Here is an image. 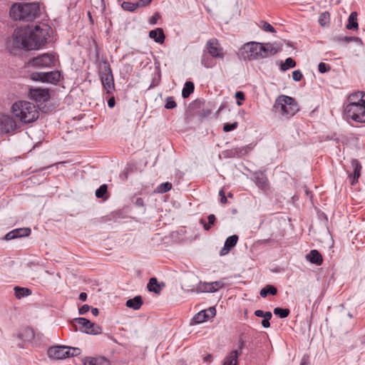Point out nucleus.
<instances>
[{"label": "nucleus", "mask_w": 365, "mask_h": 365, "mask_svg": "<svg viewBox=\"0 0 365 365\" xmlns=\"http://www.w3.org/2000/svg\"><path fill=\"white\" fill-rule=\"evenodd\" d=\"M52 31L51 27L45 24L16 29L12 36L6 39V47L13 54H16L19 49H38L48 42Z\"/></svg>", "instance_id": "obj_1"}, {"label": "nucleus", "mask_w": 365, "mask_h": 365, "mask_svg": "<svg viewBox=\"0 0 365 365\" xmlns=\"http://www.w3.org/2000/svg\"><path fill=\"white\" fill-rule=\"evenodd\" d=\"M344 115L348 119L364 123H365V93L355 92L347 98V104L344 106Z\"/></svg>", "instance_id": "obj_2"}, {"label": "nucleus", "mask_w": 365, "mask_h": 365, "mask_svg": "<svg viewBox=\"0 0 365 365\" xmlns=\"http://www.w3.org/2000/svg\"><path fill=\"white\" fill-rule=\"evenodd\" d=\"M11 111L16 118L24 124L36 121L39 116L38 108L27 101H16L11 106Z\"/></svg>", "instance_id": "obj_3"}, {"label": "nucleus", "mask_w": 365, "mask_h": 365, "mask_svg": "<svg viewBox=\"0 0 365 365\" xmlns=\"http://www.w3.org/2000/svg\"><path fill=\"white\" fill-rule=\"evenodd\" d=\"M41 6L38 3H16L10 9L9 14L15 21H32L38 17Z\"/></svg>", "instance_id": "obj_4"}, {"label": "nucleus", "mask_w": 365, "mask_h": 365, "mask_svg": "<svg viewBox=\"0 0 365 365\" xmlns=\"http://www.w3.org/2000/svg\"><path fill=\"white\" fill-rule=\"evenodd\" d=\"M274 108L281 114L287 117L293 116L299 110L295 100L292 97L284 95L279 96L276 99Z\"/></svg>", "instance_id": "obj_5"}, {"label": "nucleus", "mask_w": 365, "mask_h": 365, "mask_svg": "<svg viewBox=\"0 0 365 365\" xmlns=\"http://www.w3.org/2000/svg\"><path fill=\"white\" fill-rule=\"evenodd\" d=\"M81 353V349L77 347L55 346L50 347L47 354L50 359L60 360L69 357L77 356L80 355Z\"/></svg>", "instance_id": "obj_6"}, {"label": "nucleus", "mask_w": 365, "mask_h": 365, "mask_svg": "<svg viewBox=\"0 0 365 365\" xmlns=\"http://www.w3.org/2000/svg\"><path fill=\"white\" fill-rule=\"evenodd\" d=\"M262 43L251 41L246 43L241 48L242 56L245 60L261 59Z\"/></svg>", "instance_id": "obj_7"}, {"label": "nucleus", "mask_w": 365, "mask_h": 365, "mask_svg": "<svg viewBox=\"0 0 365 365\" xmlns=\"http://www.w3.org/2000/svg\"><path fill=\"white\" fill-rule=\"evenodd\" d=\"M101 79L103 86L108 93H111L115 88L114 80L109 63L104 61L101 65Z\"/></svg>", "instance_id": "obj_8"}, {"label": "nucleus", "mask_w": 365, "mask_h": 365, "mask_svg": "<svg viewBox=\"0 0 365 365\" xmlns=\"http://www.w3.org/2000/svg\"><path fill=\"white\" fill-rule=\"evenodd\" d=\"M61 73L58 71L49 72H34L31 74V79L36 81L56 84L60 81Z\"/></svg>", "instance_id": "obj_9"}, {"label": "nucleus", "mask_w": 365, "mask_h": 365, "mask_svg": "<svg viewBox=\"0 0 365 365\" xmlns=\"http://www.w3.org/2000/svg\"><path fill=\"white\" fill-rule=\"evenodd\" d=\"M73 321L80 324L81 326L80 330L87 334L97 335L102 333V328L98 324L86 318H75Z\"/></svg>", "instance_id": "obj_10"}, {"label": "nucleus", "mask_w": 365, "mask_h": 365, "mask_svg": "<svg viewBox=\"0 0 365 365\" xmlns=\"http://www.w3.org/2000/svg\"><path fill=\"white\" fill-rule=\"evenodd\" d=\"M56 60V57L53 54L43 53L36 58H34L31 61V64L33 66L38 68L51 67L54 66Z\"/></svg>", "instance_id": "obj_11"}, {"label": "nucleus", "mask_w": 365, "mask_h": 365, "mask_svg": "<svg viewBox=\"0 0 365 365\" xmlns=\"http://www.w3.org/2000/svg\"><path fill=\"white\" fill-rule=\"evenodd\" d=\"M30 99L38 103L43 104L50 98L49 89L48 88H30L29 91Z\"/></svg>", "instance_id": "obj_12"}, {"label": "nucleus", "mask_w": 365, "mask_h": 365, "mask_svg": "<svg viewBox=\"0 0 365 365\" xmlns=\"http://www.w3.org/2000/svg\"><path fill=\"white\" fill-rule=\"evenodd\" d=\"M19 128L16 120L10 115H3L0 117V128L2 132L9 133Z\"/></svg>", "instance_id": "obj_13"}, {"label": "nucleus", "mask_w": 365, "mask_h": 365, "mask_svg": "<svg viewBox=\"0 0 365 365\" xmlns=\"http://www.w3.org/2000/svg\"><path fill=\"white\" fill-rule=\"evenodd\" d=\"M206 49L208 53L212 58H224V52L222 47L220 45L219 41L216 38H211L206 43Z\"/></svg>", "instance_id": "obj_14"}, {"label": "nucleus", "mask_w": 365, "mask_h": 365, "mask_svg": "<svg viewBox=\"0 0 365 365\" xmlns=\"http://www.w3.org/2000/svg\"><path fill=\"white\" fill-rule=\"evenodd\" d=\"M225 283L222 280L212 282H203L200 283L199 290L203 292H215L220 289L222 288Z\"/></svg>", "instance_id": "obj_15"}, {"label": "nucleus", "mask_w": 365, "mask_h": 365, "mask_svg": "<svg viewBox=\"0 0 365 365\" xmlns=\"http://www.w3.org/2000/svg\"><path fill=\"white\" fill-rule=\"evenodd\" d=\"M351 165L353 168V173H347L349 174V178L351 184L354 185L358 182V180L361 175L362 167L361 163L356 159H353L351 162Z\"/></svg>", "instance_id": "obj_16"}, {"label": "nucleus", "mask_w": 365, "mask_h": 365, "mask_svg": "<svg viewBox=\"0 0 365 365\" xmlns=\"http://www.w3.org/2000/svg\"><path fill=\"white\" fill-rule=\"evenodd\" d=\"M31 234V229L27 227L14 229L5 235L6 240H11L19 237H27Z\"/></svg>", "instance_id": "obj_17"}, {"label": "nucleus", "mask_w": 365, "mask_h": 365, "mask_svg": "<svg viewBox=\"0 0 365 365\" xmlns=\"http://www.w3.org/2000/svg\"><path fill=\"white\" fill-rule=\"evenodd\" d=\"M279 48L272 43H262L261 59L275 55L279 52Z\"/></svg>", "instance_id": "obj_18"}, {"label": "nucleus", "mask_w": 365, "mask_h": 365, "mask_svg": "<svg viewBox=\"0 0 365 365\" xmlns=\"http://www.w3.org/2000/svg\"><path fill=\"white\" fill-rule=\"evenodd\" d=\"M279 48L272 43H262L261 59L275 55L279 52Z\"/></svg>", "instance_id": "obj_19"}, {"label": "nucleus", "mask_w": 365, "mask_h": 365, "mask_svg": "<svg viewBox=\"0 0 365 365\" xmlns=\"http://www.w3.org/2000/svg\"><path fill=\"white\" fill-rule=\"evenodd\" d=\"M305 257L309 262L317 265H321L323 262L322 256L317 250H311Z\"/></svg>", "instance_id": "obj_20"}, {"label": "nucleus", "mask_w": 365, "mask_h": 365, "mask_svg": "<svg viewBox=\"0 0 365 365\" xmlns=\"http://www.w3.org/2000/svg\"><path fill=\"white\" fill-rule=\"evenodd\" d=\"M149 36L150 38H153L154 41L158 43H163L165 38L163 30L160 28L151 30L149 32Z\"/></svg>", "instance_id": "obj_21"}, {"label": "nucleus", "mask_w": 365, "mask_h": 365, "mask_svg": "<svg viewBox=\"0 0 365 365\" xmlns=\"http://www.w3.org/2000/svg\"><path fill=\"white\" fill-rule=\"evenodd\" d=\"M143 303L142 297L140 296H136L133 299L127 300L125 305L134 310H138L140 308Z\"/></svg>", "instance_id": "obj_22"}, {"label": "nucleus", "mask_w": 365, "mask_h": 365, "mask_svg": "<svg viewBox=\"0 0 365 365\" xmlns=\"http://www.w3.org/2000/svg\"><path fill=\"white\" fill-rule=\"evenodd\" d=\"M346 28L348 30H357L359 29L357 13L356 11H353L350 14Z\"/></svg>", "instance_id": "obj_23"}, {"label": "nucleus", "mask_w": 365, "mask_h": 365, "mask_svg": "<svg viewBox=\"0 0 365 365\" xmlns=\"http://www.w3.org/2000/svg\"><path fill=\"white\" fill-rule=\"evenodd\" d=\"M254 178L255 182L259 187L265 189L267 187V178L264 173H256Z\"/></svg>", "instance_id": "obj_24"}, {"label": "nucleus", "mask_w": 365, "mask_h": 365, "mask_svg": "<svg viewBox=\"0 0 365 365\" xmlns=\"http://www.w3.org/2000/svg\"><path fill=\"white\" fill-rule=\"evenodd\" d=\"M239 353L237 350L232 351L224 359L222 365H237Z\"/></svg>", "instance_id": "obj_25"}, {"label": "nucleus", "mask_w": 365, "mask_h": 365, "mask_svg": "<svg viewBox=\"0 0 365 365\" xmlns=\"http://www.w3.org/2000/svg\"><path fill=\"white\" fill-rule=\"evenodd\" d=\"M148 289L150 292H153L155 294L160 293L161 288L156 278H150L147 285Z\"/></svg>", "instance_id": "obj_26"}, {"label": "nucleus", "mask_w": 365, "mask_h": 365, "mask_svg": "<svg viewBox=\"0 0 365 365\" xmlns=\"http://www.w3.org/2000/svg\"><path fill=\"white\" fill-rule=\"evenodd\" d=\"M96 196L98 198H102L104 200L108 199L109 195L108 194V185L103 184L101 185L96 191Z\"/></svg>", "instance_id": "obj_27"}, {"label": "nucleus", "mask_w": 365, "mask_h": 365, "mask_svg": "<svg viewBox=\"0 0 365 365\" xmlns=\"http://www.w3.org/2000/svg\"><path fill=\"white\" fill-rule=\"evenodd\" d=\"M277 292V289L275 287L268 284L260 290L259 294L262 297H266L268 294L275 295Z\"/></svg>", "instance_id": "obj_28"}, {"label": "nucleus", "mask_w": 365, "mask_h": 365, "mask_svg": "<svg viewBox=\"0 0 365 365\" xmlns=\"http://www.w3.org/2000/svg\"><path fill=\"white\" fill-rule=\"evenodd\" d=\"M201 63L203 66H205L207 68H213L216 64L212 57L209 56L207 54L202 55L201 58Z\"/></svg>", "instance_id": "obj_29"}, {"label": "nucleus", "mask_w": 365, "mask_h": 365, "mask_svg": "<svg viewBox=\"0 0 365 365\" xmlns=\"http://www.w3.org/2000/svg\"><path fill=\"white\" fill-rule=\"evenodd\" d=\"M194 84L191 81H187L185 83L184 88L182 91V96L187 98L194 91Z\"/></svg>", "instance_id": "obj_30"}, {"label": "nucleus", "mask_w": 365, "mask_h": 365, "mask_svg": "<svg viewBox=\"0 0 365 365\" xmlns=\"http://www.w3.org/2000/svg\"><path fill=\"white\" fill-rule=\"evenodd\" d=\"M14 291L15 296L18 299H21V297L29 296L31 294V291L28 288L16 287L14 288Z\"/></svg>", "instance_id": "obj_31"}, {"label": "nucleus", "mask_w": 365, "mask_h": 365, "mask_svg": "<svg viewBox=\"0 0 365 365\" xmlns=\"http://www.w3.org/2000/svg\"><path fill=\"white\" fill-rule=\"evenodd\" d=\"M248 152H249V148L247 146L241 147V148H235L230 150V155L232 157L242 156V155L247 154Z\"/></svg>", "instance_id": "obj_32"}, {"label": "nucleus", "mask_w": 365, "mask_h": 365, "mask_svg": "<svg viewBox=\"0 0 365 365\" xmlns=\"http://www.w3.org/2000/svg\"><path fill=\"white\" fill-rule=\"evenodd\" d=\"M205 310L201 311L196 314L192 318V321L195 324H200L208 319V316L206 315Z\"/></svg>", "instance_id": "obj_33"}, {"label": "nucleus", "mask_w": 365, "mask_h": 365, "mask_svg": "<svg viewBox=\"0 0 365 365\" xmlns=\"http://www.w3.org/2000/svg\"><path fill=\"white\" fill-rule=\"evenodd\" d=\"M329 13L328 11H324L319 15L318 21L322 26H325L329 23Z\"/></svg>", "instance_id": "obj_34"}, {"label": "nucleus", "mask_w": 365, "mask_h": 365, "mask_svg": "<svg viewBox=\"0 0 365 365\" xmlns=\"http://www.w3.org/2000/svg\"><path fill=\"white\" fill-rule=\"evenodd\" d=\"M238 241V236L233 235L228 237L225 242V247H228L230 250L234 247Z\"/></svg>", "instance_id": "obj_35"}, {"label": "nucleus", "mask_w": 365, "mask_h": 365, "mask_svg": "<svg viewBox=\"0 0 365 365\" xmlns=\"http://www.w3.org/2000/svg\"><path fill=\"white\" fill-rule=\"evenodd\" d=\"M273 312L275 315L279 316L280 318H286L289 316L290 311L289 309L276 307L274 309Z\"/></svg>", "instance_id": "obj_36"}, {"label": "nucleus", "mask_w": 365, "mask_h": 365, "mask_svg": "<svg viewBox=\"0 0 365 365\" xmlns=\"http://www.w3.org/2000/svg\"><path fill=\"white\" fill-rule=\"evenodd\" d=\"M171 188H172V184L170 182H163V183H161L160 185H159L157 187L155 192H157L158 193H165V192L170 190Z\"/></svg>", "instance_id": "obj_37"}, {"label": "nucleus", "mask_w": 365, "mask_h": 365, "mask_svg": "<svg viewBox=\"0 0 365 365\" xmlns=\"http://www.w3.org/2000/svg\"><path fill=\"white\" fill-rule=\"evenodd\" d=\"M122 8L128 11H134L136 10L138 7V5L136 3H133L130 1H123L121 5Z\"/></svg>", "instance_id": "obj_38"}, {"label": "nucleus", "mask_w": 365, "mask_h": 365, "mask_svg": "<svg viewBox=\"0 0 365 365\" xmlns=\"http://www.w3.org/2000/svg\"><path fill=\"white\" fill-rule=\"evenodd\" d=\"M295 66V61L292 58H286L284 63L281 65V70L284 71L289 68H294Z\"/></svg>", "instance_id": "obj_39"}, {"label": "nucleus", "mask_w": 365, "mask_h": 365, "mask_svg": "<svg viewBox=\"0 0 365 365\" xmlns=\"http://www.w3.org/2000/svg\"><path fill=\"white\" fill-rule=\"evenodd\" d=\"M91 3L92 6H95L101 13L105 10L106 5L103 0H92Z\"/></svg>", "instance_id": "obj_40"}, {"label": "nucleus", "mask_w": 365, "mask_h": 365, "mask_svg": "<svg viewBox=\"0 0 365 365\" xmlns=\"http://www.w3.org/2000/svg\"><path fill=\"white\" fill-rule=\"evenodd\" d=\"M260 27L266 32L275 33L274 28L267 21H260Z\"/></svg>", "instance_id": "obj_41"}, {"label": "nucleus", "mask_w": 365, "mask_h": 365, "mask_svg": "<svg viewBox=\"0 0 365 365\" xmlns=\"http://www.w3.org/2000/svg\"><path fill=\"white\" fill-rule=\"evenodd\" d=\"M176 106H177V104L173 97H168L166 98V103L165 105V108L173 109V108H175Z\"/></svg>", "instance_id": "obj_42"}, {"label": "nucleus", "mask_w": 365, "mask_h": 365, "mask_svg": "<svg viewBox=\"0 0 365 365\" xmlns=\"http://www.w3.org/2000/svg\"><path fill=\"white\" fill-rule=\"evenodd\" d=\"M238 123L237 122H234L232 123H225L223 125L224 132H230L233 130L237 128Z\"/></svg>", "instance_id": "obj_43"}, {"label": "nucleus", "mask_w": 365, "mask_h": 365, "mask_svg": "<svg viewBox=\"0 0 365 365\" xmlns=\"http://www.w3.org/2000/svg\"><path fill=\"white\" fill-rule=\"evenodd\" d=\"M96 361V357L86 356L82 359V362L83 365H95Z\"/></svg>", "instance_id": "obj_44"}, {"label": "nucleus", "mask_w": 365, "mask_h": 365, "mask_svg": "<svg viewBox=\"0 0 365 365\" xmlns=\"http://www.w3.org/2000/svg\"><path fill=\"white\" fill-rule=\"evenodd\" d=\"M339 41H344L346 43H349L351 41L361 42V39L359 37H356V36L339 37Z\"/></svg>", "instance_id": "obj_45"}, {"label": "nucleus", "mask_w": 365, "mask_h": 365, "mask_svg": "<svg viewBox=\"0 0 365 365\" xmlns=\"http://www.w3.org/2000/svg\"><path fill=\"white\" fill-rule=\"evenodd\" d=\"M318 70L320 73H324L330 70V66L325 63L321 62L318 65Z\"/></svg>", "instance_id": "obj_46"}, {"label": "nucleus", "mask_w": 365, "mask_h": 365, "mask_svg": "<svg viewBox=\"0 0 365 365\" xmlns=\"http://www.w3.org/2000/svg\"><path fill=\"white\" fill-rule=\"evenodd\" d=\"M95 365H110V361L105 357H96Z\"/></svg>", "instance_id": "obj_47"}, {"label": "nucleus", "mask_w": 365, "mask_h": 365, "mask_svg": "<svg viewBox=\"0 0 365 365\" xmlns=\"http://www.w3.org/2000/svg\"><path fill=\"white\" fill-rule=\"evenodd\" d=\"M302 77H303V75H302V72L300 71L296 70V71L292 72V79L294 81H301Z\"/></svg>", "instance_id": "obj_48"}, {"label": "nucleus", "mask_w": 365, "mask_h": 365, "mask_svg": "<svg viewBox=\"0 0 365 365\" xmlns=\"http://www.w3.org/2000/svg\"><path fill=\"white\" fill-rule=\"evenodd\" d=\"M235 98L237 99V104L238 106H241L242 105V103L240 102V101H243L245 100V94L242 91H237L235 93Z\"/></svg>", "instance_id": "obj_49"}, {"label": "nucleus", "mask_w": 365, "mask_h": 365, "mask_svg": "<svg viewBox=\"0 0 365 365\" xmlns=\"http://www.w3.org/2000/svg\"><path fill=\"white\" fill-rule=\"evenodd\" d=\"M205 312H207L206 315L208 316V319L215 317L216 314V310L214 307H210L209 309H206Z\"/></svg>", "instance_id": "obj_50"}, {"label": "nucleus", "mask_w": 365, "mask_h": 365, "mask_svg": "<svg viewBox=\"0 0 365 365\" xmlns=\"http://www.w3.org/2000/svg\"><path fill=\"white\" fill-rule=\"evenodd\" d=\"M200 225H202L204 230L206 231L210 230L211 228V226L212 225L209 222H206V221L204 219H200Z\"/></svg>", "instance_id": "obj_51"}, {"label": "nucleus", "mask_w": 365, "mask_h": 365, "mask_svg": "<svg viewBox=\"0 0 365 365\" xmlns=\"http://www.w3.org/2000/svg\"><path fill=\"white\" fill-rule=\"evenodd\" d=\"M200 225H202L204 230L206 231L210 230L211 228V226L212 225L209 222H206V221L204 219H200Z\"/></svg>", "instance_id": "obj_52"}, {"label": "nucleus", "mask_w": 365, "mask_h": 365, "mask_svg": "<svg viewBox=\"0 0 365 365\" xmlns=\"http://www.w3.org/2000/svg\"><path fill=\"white\" fill-rule=\"evenodd\" d=\"M90 306L88 304L83 305L78 310L80 314H85L90 309Z\"/></svg>", "instance_id": "obj_53"}, {"label": "nucleus", "mask_w": 365, "mask_h": 365, "mask_svg": "<svg viewBox=\"0 0 365 365\" xmlns=\"http://www.w3.org/2000/svg\"><path fill=\"white\" fill-rule=\"evenodd\" d=\"M151 1L152 0H139L137 4L138 7H144L148 6Z\"/></svg>", "instance_id": "obj_54"}, {"label": "nucleus", "mask_w": 365, "mask_h": 365, "mask_svg": "<svg viewBox=\"0 0 365 365\" xmlns=\"http://www.w3.org/2000/svg\"><path fill=\"white\" fill-rule=\"evenodd\" d=\"M219 195L220 196V202L222 204H225L227 202V197L225 195V192L223 190H220L219 192Z\"/></svg>", "instance_id": "obj_55"}, {"label": "nucleus", "mask_w": 365, "mask_h": 365, "mask_svg": "<svg viewBox=\"0 0 365 365\" xmlns=\"http://www.w3.org/2000/svg\"><path fill=\"white\" fill-rule=\"evenodd\" d=\"M160 19V15L157 13L155 14L150 19V24H155L158 21V20Z\"/></svg>", "instance_id": "obj_56"}, {"label": "nucleus", "mask_w": 365, "mask_h": 365, "mask_svg": "<svg viewBox=\"0 0 365 365\" xmlns=\"http://www.w3.org/2000/svg\"><path fill=\"white\" fill-rule=\"evenodd\" d=\"M207 220L209 223H210L211 225H214L216 220V217L215 215L210 214L208 215Z\"/></svg>", "instance_id": "obj_57"}, {"label": "nucleus", "mask_w": 365, "mask_h": 365, "mask_svg": "<svg viewBox=\"0 0 365 365\" xmlns=\"http://www.w3.org/2000/svg\"><path fill=\"white\" fill-rule=\"evenodd\" d=\"M135 204L138 207H143L144 206V201H143V198L138 197V198H137L135 200Z\"/></svg>", "instance_id": "obj_58"}, {"label": "nucleus", "mask_w": 365, "mask_h": 365, "mask_svg": "<svg viewBox=\"0 0 365 365\" xmlns=\"http://www.w3.org/2000/svg\"><path fill=\"white\" fill-rule=\"evenodd\" d=\"M230 250V249L228 247H225V245H224V247L220 250V255L223 256V255H227Z\"/></svg>", "instance_id": "obj_59"}, {"label": "nucleus", "mask_w": 365, "mask_h": 365, "mask_svg": "<svg viewBox=\"0 0 365 365\" xmlns=\"http://www.w3.org/2000/svg\"><path fill=\"white\" fill-rule=\"evenodd\" d=\"M115 101L113 97L108 99V107L113 108L115 106Z\"/></svg>", "instance_id": "obj_60"}, {"label": "nucleus", "mask_w": 365, "mask_h": 365, "mask_svg": "<svg viewBox=\"0 0 365 365\" xmlns=\"http://www.w3.org/2000/svg\"><path fill=\"white\" fill-rule=\"evenodd\" d=\"M212 361V356L211 354H207L203 358V361L206 363H211Z\"/></svg>", "instance_id": "obj_61"}, {"label": "nucleus", "mask_w": 365, "mask_h": 365, "mask_svg": "<svg viewBox=\"0 0 365 365\" xmlns=\"http://www.w3.org/2000/svg\"><path fill=\"white\" fill-rule=\"evenodd\" d=\"M262 325L264 328H268L270 327L269 320L264 319L262 321Z\"/></svg>", "instance_id": "obj_62"}, {"label": "nucleus", "mask_w": 365, "mask_h": 365, "mask_svg": "<svg viewBox=\"0 0 365 365\" xmlns=\"http://www.w3.org/2000/svg\"><path fill=\"white\" fill-rule=\"evenodd\" d=\"M79 299L82 302H85L87 299V294L86 292H81L79 294Z\"/></svg>", "instance_id": "obj_63"}, {"label": "nucleus", "mask_w": 365, "mask_h": 365, "mask_svg": "<svg viewBox=\"0 0 365 365\" xmlns=\"http://www.w3.org/2000/svg\"><path fill=\"white\" fill-rule=\"evenodd\" d=\"M264 312L262 310L258 309L255 312V315L258 317H264Z\"/></svg>", "instance_id": "obj_64"}]
</instances>
